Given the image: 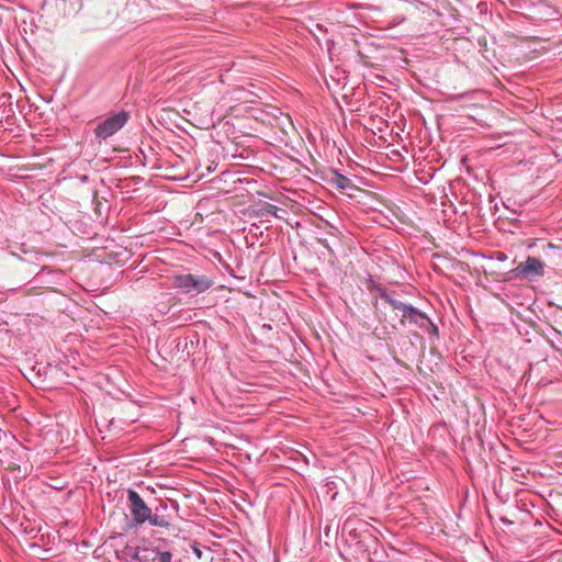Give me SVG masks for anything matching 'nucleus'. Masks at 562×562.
I'll return each instance as SVG.
<instances>
[{
  "label": "nucleus",
  "instance_id": "obj_1",
  "mask_svg": "<svg viewBox=\"0 0 562 562\" xmlns=\"http://www.w3.org/2000/svg\"><path fill=\"white\" fill-rule=\"evenodd\" d=\"M213 280L205 274H177L173 278L175 286L182 293L191 296L206 292L213 285Z\"/></svg>",
  "mask_w": 562,
  "mask_h": 562
},
{
  "label": "nucleus",
  "instance_id": "obj_2",
  "mask_svg": "<svg viewBox=\"0 0 562 562\" xmlns=\"http://www.w3.org/2000/svg\"><path fill=\"white\" fill-rule=\"evenodd\" d=\"M131 115L127 111L121 110L104 120L100 121L94 127V136L99 142L106 140L128 122Z\"/></svg>",
  "mask_w": 562,
  "mask_h": 562
},
{
  "label": "nucleus",
  "instance_id": "obj_3",
  "mask_svg": "<svg viewBox=\"0 0 562 562\" xmlns=\"http://www.w3.org/2000/svg\"><path fill=\"white\" fill-rule=\"evenodd\" d=\"M127 499L132 516V520L128 522V526L131 528L142 526L148 518H150L151 508L146 505L140 495L134 490H128Z\"/></svg>",
  "mask_w": 562,
  "mask_h": 562
},
{
  "label": "nucleus",
  "instance_id": "obj_4",
  "mask_svg": "<svg viewBox=\"0 0 562 562\" xmlns=\"http://www.w3.org/2000/svg\"><path fill=\"white\" fill-rule=\"evenodd\" d=\"M517 270L519 274L526 278L541 277L544 274V263L536 257H528L517 267Z\"/></svg>",
  "mask_w": 562,
  "mask_h": 562
},
{
  "label": "nucleus",
  "instance_id": "obj_5",
  "mask_svg": "<svg viewBox=\"0 0 562 562\" xmlns=\"http://www.w3.org/2000/svg\"><path fill=\"white\" fill-rule=\"evenodd\" d=\"M409 314L406 317L409 323L416 325L419 329L424 328L426 321L429 318L426 313L419 311L418 308H407Z\"/></svg>",
  "mask_w": 562,
  "mask_h": 562
},
{
  "label": "nucleus",
  "instance_id": "obj_6",
  "mask_svg": "<svg viewBox=\"0 0 562 562\" xmlns=\"http://www.w3.org/2000/svg\"><path fill=\"white\" fill-rule=\"evenodd\" d=\"M378 296L380 300L390 304L393 308L398 310L405 307V303L395 299L391 293H389L385 289H378Z\"/></svg>",
  "mask_w": 562,
  "mask_h": 562
},
{
  "label": "nucleus",
  "instance_id": "obj_7",
  "mask_svg": "<svg viewBox=\"0 0 562 562\" xmlns=\"http://www.w3.org/2000/svg\"><path fill=\"white\" fill-rule=\"evenodd\" d=\"M147 521L151 525V526H156V527H169L170 522L168 520V518H166L165 516H160L157 512L156 513H150V518L147 519Z\"/></svg>",
  "mask_w": 562,
  "mask_h": 562
},
{
  "label": "nucleus",
  "instance_id": "obj_8",
  "mask_svg": "<svg viewBox=\"0 0 562 562\" xmlns=\"http://www.w3.org/2000/svg\"><path fill=\"white\" fill-rule=\"evenodd\" d=\"M334 183L338 189L345 190L350 187L351 180L340 173H337Z\"/></svg>",
  "mask_w": 562,
  "mask_h": 562
},
{
  "label": "nucleus",
  "instance_id": "obj_9",
  "mask_svg": "<svg viewBox=\"0 0 562 562\" xmlns=\"http://www.w3.org/2000/svg\"><path fill=\"white\" fill-rule=\"evenodd\" d=\"M425 333H427L429 336L438 337L439 336V329L437 325L432 323L430 318L426 321V324L424 328H422Z\"/></svg>",
  "mask_w": 562,
  "mask_h": 562
},
{
  "label": "nucleus",
  "instance_id": "obj_10",
  "mask_svg": "<svg viewBox=\"0 0 562 562\" xmlns=\"http://www.w3.org/2000/svg\"><path fill=\"white\" fill-rule=\"evenodd\" d=\"M263 211L266 214L278 217L279 207L273 204H267V206L263 209Z\"/></svg>",
  "mask_w": 562,
  "mask_h": 562
},
{
  "label": "nucleus",
  "instance_id": "obj_11",
  "mask_svg": "<svg viewBox=\"0 0 562 562\" xmlns=\"http://www.w3.org/2000/svg\"><path fill=\"white\" fill-rule=\"evenodd\" d=\"M407 308H415V306H413L412 304H406L405 303V307H402V308L397 310V311H400L402 313V319H401L402 324H404V318H406L408 316V314H409Z\"/></svg>",
  "mask_w": 562,
  "mask_h": 562
},
{
  "label": "nucleus",
  "instance_id": "obj_12",
  "mask_svg": "<svg viewBox=\"0 0 562 562\" xmlns=\"http://www.w3.org/2000/svg\"><path fill=\"white\" fill-rule=\"evenodd\" d=\"M192 551L194 553V555L198 558V559H201L202 558V551L201 549L196 546V543H194L192 546Z\"/></svg>",
  "mask_w": 562,
  "mask_h": 562
},
{
  "label": "nucleus",
  "instance_id": "obj_13",
  "mask_svg": "<svg viewBox=\"0 0 562 562\" xmlns=\"http://www.w3.org/2000/svg\"><path fill=\"white\" fill-rule=\"evenodd\" d=\"M2 22V18L0 16V23Z\"/></svg>",
  "mask_w": 562,
  "mask_h": 562
}]
</instances>
